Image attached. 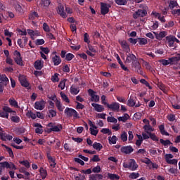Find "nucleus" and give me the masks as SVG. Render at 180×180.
<instances>
[{"instance_id": "nucleus-51", "label": "nucleus", "mask_w": 180, "mask_h": 180, "mask_svg": "<svg viewBox=\"0 0 180 180\" xmlns=\"http://www.w3.org/2000/svg\"><path fill=\"white\" fill-rule=\"evenodd\" d=\"M11 120L14 123H19L20 122V117L18 115L12 116Z\"/></svg>"}, {"instance_id": "nucleus-15", "label": "nucleus", "mask_w": 180, "mask_h": 180, "mask_svg": "<svg viewBox=\"0 0 180 180\" xmlns=\"http://www.w3.org/2000/svg\"><path fill=\"white\" fill-rule=\"evenodd\" d=\"M137 60V58H136V56L133 53H128L127 54V58L125 60V63H127V64H130V63H131V61H133V63H136V60Z\"/></svg>"}, {"instance_id": "nucleus-22", "label": "nucleus", "mask_w": 180, "mask_h": 180, "mask_svg": "<svg viewBox=\"0 0 180 180\" xmlns=\"http://www.w3.org/2000/svg\"><path fill=\"white\" fill-rule=\"evenodd\" d=\"M101 12L102 15H106V13H109V7H108V4L101 3Z\"/></svg>"}, {"instance_id": "nucleus-26", "label": "nucleus", "mask_w": 180, "mask_h": 180, "mask_svg": "<svg viewBox=\"0 0 180 180\" xmlns=\"http://www.w3.org/2000/svg\"><path fill=\"white\" fill-rule=\"evenodd\" d=\"M34 127H37L35 129V133H37V134H41L43 133V127L41 124L39 123L34 124Z\"/></svg>"}, {"instance_id": "nucleus-35", "label": "nucleus", "mask_w": 180, "mask_h": 180, "mask_svg": "<svg viewBox=\"0 0 180 180\" xmlns=\"http://www.w3.org/2000/svg\"><path fill=\"white\" fill-rule=\"evenodd\" d=\"M169 8L174 9V8H178V2L175 0H171L169 4Z\"/></svg>"}, {"instance_id": "nucleus-62", "label": "nucleus", "mask_w": 180, "mask_h": 180, "mask_svg": "<svg viewBox=\"0 0 180 180\" xmlns=\"http://www.w3.org/2000/svg\"><path fill=\"white\" fill-rule=\"evenodd\" d=\"M58 88H60L62 90L65 88V80L60 81V84H58Z\"/></svg>"}, {"instance_id": "nucleus-24", "label": "nucleus", "mask_w": 180, "mask_h": 180, "mask_svg": "<svg viewBox=\"0 0 180 180\" xmlns=\"http://www.w3.org/2000/svg\"><path fill=\"white\" fill-rule=\"evenodd\" d=\"M44 67V62L43 60H36L34 63L35 70H41Z\"/></svg>"}, {"instance_id": "nucleus-38", "label": "nucleus", "mask_w": 180, "mask_h": 180, "mask_svg": "<svg viewBox=\"0 0 180 180\" xmlns=\"http://www.w3.org/2000/svg\"><path fill=\"white\" fill-rule=\"evenodd\" d=\"M138 43L140 46H146L148 43V41L146 38H138Z\"/></svg>"}, {"instance_id": "nucleus-48", "label": "nucleus", "mask_w": 180, "mask_h": 180, "mask_svg": "<svg viewBox=\"0 0 180 180\" xmlns=\"http://www.w3.org/2000/svg\"><path fill=\"white\" fill-rule=\"evenodd\" d=\"M138 139L136 140V145L138 146V147H140V146H141V144L143 143V139H144L142 136H138Z\"/></svg>"}, {"instance_id": "nucleus-63", "label": "nucleus", "mask_w": 180, "mask_h": 180, "mask_svg": "<svg viewBox=\"0 0 180 180\" xmlns=\"http://www.w3.org/2000/svg\"><path fill=\"white\" fill-rule=\"evenodd\" d=\"M43 29L44 32H47L48 33L50 32V27H49V25H47L46 22L43 24Z\"/></svg>"}, {"instance_id": "nucleus-33", "label": "nucleus", "mask_w": 180, "mask_h": 180, "mask_svg": "<svg viewBox=\"0 0 180 180\" xmlns=\"http://www.w3.org/2000/svg\"><path fill=\"white\" fill-rule=\"evenodd\" d=\"M93 148H94V150H96L97 151H101V150L103 148V146H102L101 143L95 142L93 144Z\"/></svg>"}, {"instance_id": "nucleus-20", "label": "nucleus", "mask_w": 180, "mask_h": 180, "mask_svg": "<svg viewBox=\"0 0 180 180\" xmlns=\"http://www.w3.org/2000/svg\"><path fill=\"white\" fill-rule=\"evenodd\" d=\"M91 106L94 108V110H96V112H103L105 110V107L101 104L93 103H91Z\"/></svg>"}, {"instance_id": "nucleus-59", "label": "nucleus", "mask_w": 180, "mask_h": 180, "mask_svg": "<svg viewBox=\"0 0 180 180\" xmlns=\"http://www.w3.org/2000/svg\"><path fill=\"white\" fill-rule=\"evenodd\" d=\"M0 165H1V168H10L9 162H0Z\"/></svg>"}, {"instance_id": "nucleus-45", "label": "nucleus", "mask_w": 180, "mask_h": 180, "mask_svg": "<svg viewBox=\"0 0 180 180\" xmlns=\"http://www.w3.org/2000/svg\"><path fill=\"white\" fill-rule=\"evenodd\" d=\"M140 176V173L132 172L129 175L130 179H137Z\"/></svg>"}, {"instance_id": "nucleus-11", "label": "nucleus", "mask_w": 180, "mask_h": 180, "mask_svg": "<svg viewBox=\"0 0 180 180\" xmlns=\"http://www.w3.org/2000/svg\"><path fill=\"white\" fill-rule=\"evenodd\" d=\"M57 13H58V15H60V16H61V18H63V19H65V18H67V13L64 11V6H63L61 4H60L58 6Z\"/></svg>"}, {"instance_id": "nucleus-8", "label": "nucleus", "mask_w": 180, "mask_h": 180, "mask_svg": "<svg viewBox=\"0 0 180 180\" xmlns=\"http://www.w3.org/2000/svg\"><path fill=\"white\" fill-rule=\"evenodd\" d=\"M107 108L114 112H119V110L120 109V104L117 102H113L111 104H107Z\"/></svg>"}, {"instance_id": "nucleus-7", "label": "nucleus", "mask_w": 180, "mask_h": 180, "mask_svg": "<svg viewBox=\"0 0 180 180\" xmlns=\"http://www.w3.org/2000/svg\"><path fill=\"white\" fill-rule=\"evenodd\" d=\"M48 127H51L49 132L50 131H61L63 130V126L61 124L54 125L52 122L48 124Z\"/></svg>"}, {"instance_id": "nucleus-46", "label": "nucleus", "mask_w": 180, "mask_h": 180, "mask_svg": "<svg viewBox=\"0 0 180 180\" xmlns=\"http://www.w3.org/2000/svg\"><path fill=\"white\" fill-rule=\"evenodd\" d=\"M101 131L103 134H108V136H112V131H110V129H109L108 128H103L101 129Z\"/></svg>"}, {"instance_id": "nucleus-27", "label": "nucleus", "mask_w": 180, "mask_h": 180, "mask_svg": "<svg viewBox=\"0 0 180 180\" xmlns=\"http://www.w3.org/2000/svg\"><path fill=\"white\" fill-rule=\"evenodd\" d=\"M117 61L118 62V63L120 64L121 68L124 70V71H127L129 72V68H127V67L124 66V64H123V62H122V59H120V56H119V55H117Z\"/></svg>"}, {"instance_id": "nucleus-37", "label": "nucleus", "mask_w": 180, "mask_h": 180, "mask_svg": "<svg viewBox=\"0 0 180 180\" xmlns=\"http://www.w3.org/2000/svg\"><path fill=\"white\" fill-rule=\"evenodd\" d=\"M108 141L109 144H116L117 141V137H116V136H109Z\"/></svg>"}, {"instance_id": "nucleus-18", "label": "nucleus", "mask_w": 180, "mask_h": 180, "mask_svg": "<svg viewBox=\"0 0 180 180\" xmlns=\"http://www.w3.org/2000/svg\"><path fill=\"white\" fill-rule=\"evenodd\" d=\"M153 33L157 40H162V39H164V37H165L167 34V32L165 31H162L160 33H158L157 32H154Z\"/></svg>"}, {"instance_id": "nucleus-36", "label": "nucleus", "mask_w": 180, "mask_h": 180, "mask_svg": "<svg viewBox=\"0 0 180 180\" xmlns=\"http://www.w3.org/2000/svg\"><path fill=\"white\" fill-rule=\"evenodd\" d=\"M159 129L162 136H169V134H168V132L165 131V127L164 126V124L160 125Z\"/></svg>"}, {"instance_id": "nucleus-6", "label": "nucleus", "mask_w": 180, "mask_h": 180, "mask_svg": "<svg viewBox=\"0 0 180 180\" xmlns=\"http://www.w3.org/2000/svg\"><path fill=\"white\" fill-rule=\"evenodd\" d=\"M132 67L135 68V71L140 74V75H144V73L143 72V69L141 68V65L140 64V62L135 61L132 62Z\"/></svg>"}, {"instance_id": "nucleus-41", "label": "nucleus", "mask_w": 180, "mask_h": 180, "mask_svg": "<svg viewBox=\"0 0 180 180\" xmlns=\"http://www.w3.org/2000/svg\"><path fill=\"white\" fill-rule=\"evenodd\" d=\"M160 143H161V144H162V146H165V147L167 146H169L171 144H172V141L167 139V140H164L162 139H160Z\"/></svg>"}, {"instance_id": "nucleus-25", "label": "nucleus", "mask_w": 180, "mask_h": 180, "mask_svg": "<svg viewBox=\"0 0 180 180\" xmlns=\"http://www.w3.org/2000/svg\"><path fill=\"white\" fill-rule=\"evenodd\" d=\"M158 86L159 89H160L161 91H162V92H164V94H167L169 91V88L168 86H166L164 84H162V82H158Z\"/></svg>"}, {"instance_id": "nucleus-40", "label": "nucleus", "mask_w": 180, "mask_h": 180, "mask_svg": "<svg viewBox=\"0 0 180 180\" xmlns=\"http://www.w3.org/2000/svg\"><path fill=\"white\" fill-rule=\"evenodd\" d=\"M70 94H72V95H78V94H79V88H75V87L71 86Z\"/></svg>"}, {"instance_id": "nucleus-30", "label": "nucleus", "mask_w": 180, "mask_h": 180, "mask_svg": "<svg viewBox=\"0 0 180 180\" xmlns=\"http://www.w3.org/2000/svg\"><path fill=\"white\" fill-rule=\"evenodd\" d=\"M129 119H130V115H129V114L126 113L122 117H119L118 121L126 122H127V120H129Z\"/></svg>"}, {"instance_id": "nucleus-42", "label": "nucleus", "mask_w": 180, "mask_h": 180, "mask_svg": "<svg viewBox=\"0 0 180 180\" xmlns=\"http://www.w3.org/2000/svg\"><path fill=\"white\" fill-rule=\"evenodd\" d=\"M2 147H5L6 151L8 153L10 157H13V151L12 150V148H9L6 145L2 144Z\"/></svg>"}, {"instance_id": "nucleus-4", "label": "nucleus", "mask_w": 180, "mask_h": 180, "mask_svg": "<svg viewBox=\"0 0 180 180\" xmlns=\"http://www.w3.org/2000/svg\"><path fill=\"white\" fill-rule=\"evenodd\" d=\"M147 15V10L139 9L133 14L134 19H139V18H144Z\"/></svg>"}, {"instance_id": "nucleus-19", "label": "nucleus", "mask_w": 180, "mask_h": 180, "mask_svg": "<svg viewBox=\"0 0 180 180\" xmlns=\"http://www.w3.org/2000/svg\"><path fill=\"white\" fill-rule=\"evenodd\" d=\"M120 44H121L122 48L123 49L124 51L126 53H130V46L127 44V41L125 40L120 41Z\"/></svg>"}, {"instance_id": "nucleus-54", "label": "nucleus", "mask_w": 180, "mask_h": 180, "mask_svg": "<svg viewBox=\"0 0 180 180\" xmlns=\"http://www.w3.org/2000/svg\"><path fill=\"white\" fill-rule=\"evenodd\" d=\"M82 174H84V175H91L92 174V169H83L81 171Z\"/></svg>"}, {"instance_id": "nucleus-29", "label": "nucleus", "mask_w": 180, "mask_h": 180, "mask_svg": "<svg viewBox=\"0 0 180 180\" xmlns=\"http://www.w3.org/2000/svg\"><path fill=\"white\" fill-rule=\"evenodd\" d=\"M4 112H6L7 113H11L13 116H17L16 115V111H14L12 110V108L8 107V106H4L3 108Z\"/></svg>"}, {"instance_id": "nucleus-16", "label": "nucleus", "mask_w": 180, "mask_h": 180, "mask_svg": "<svg viewBox=\"0 0 180 180\" xmlns=\"http://www.w3.org/2000/svg\"><path fill=\"white\" fill-rule=\"evenodd\" d=\"M171 65H176L180 61V53H177L175 56L169 58Z\"/></svg>"}, {"instance_id": "nucleus-3", "label": "nucleus", "mask_w": 180, "mask_h": 180, "mask_svg": "<svg viewBox=\"0 0 180 180\" xmlns=\"http://www.w3.org/2000/svg\"><path fill=\"white\" fill-rule=\"evenodd\" d=\"M51 61L53 65H60L61 64V58L57 55V51H53L51 56Z\"/></svg>"}, {"instance_id": "nucleus-60", "label": "nucleus", "mask_w": 180, "mask_h": 180, "mask_svg": "<svg viewBox=\"0 0 180 180\" xmlns=\"http://www.w3.org/2000/svg\"><path fill=\"white\" fill-rule=\"evenodd\" d=\"M45 41L43 39H38L36 40L35 44L37 46H41L42 44H44Z\"/></svg>"}, {"instance_id": "nucleus-21", "label": "nucleus", "mask_w": 180, "mask_h": 180, "mask_svg": "<svg viewBox=\"0 0 180 180\" xmlns=\"http://www.w3.org/2000/svg\"><path fill=\"white\" fill-rule=\"evenodd\" d=\"M143 129L145 133H147L149 136H154V134H151L153 131H154V128L151 125H144Z\"/></svg>"}, {"instance_id": "nucleus-43", "label": "nucleus", "mask_w": 180, "mask_h": 180, "mask_svg": "<svg viewBox=\"0 0 180 180\" xmlns=\"http://www.w3.org/2000/svg\"><path fill=\"white\" fill-rule=\"evenodd\" d=\"M143 140H148V139H151L153 141H158V137L157 136H143Z\"/></svg>"}, {"instance_id": "nucleus-9", "label": "nucleus", "mask_w": 180, "mask_h": 180, "mask_svg": "<svg viewBox=\"0 0 180 180\" xmlns=\"http://www.w3.org/2000/svg\"><path fill=\"white\" fill-rule=\"evenodd\" d=\"M45 107L46 102L44 100H41V101H37L34 103V109H37V110H43Z\"/></svg>"}, {"instance_id": "nucleus-55", "label": "nucleus", "mask_w": 180, "mask_h": 180, "mask_svg": "<svg viewBox=\"0 0 180 180\" xmlns=\"http://www.w3.org/2000/svg\"><path fill=\"white\" fill-rule=\"evenodd\" d=\"M101 166L97 165L96 167H94L92 169V172H94V174H99V172H101Z\"/></svg>"}, {"instance_id": "nucleus-44", "label": "nucleus", "mask_w": 180, "mask_h": 180, "mask_svg": "<svg viewBox=\"0 0 180 180\" xmlns=\"http://www.w3.org/2000/svg\"><path fill=\"white\" fill-rule=\"evenodd\" d=\"M63 101H64L65 102H66V103H70V99L68 98V97L67 96V95H65V94L60 92V94Z\"/></svg>"}, {"instance_id": "nucleus-13", "label": "nucleus", "mask_w": 180, "mask_h": 180, "mask_svg": "<svg viewBox=\"0 0 180 180\" xmlns=\"http://www.w3.org/2000/svg\"><path fill=\"white\" fill-rule=\"evenodd\" d=\"M89 94L90 95V96H91V101L92 102H99V96L96 95L95 92L94 91V90L92 89H89L88 90Z\"/></svg>"}, {"instance_id": "nucleus-39", "label": "nucleus", "mask_w": 180, "mask_h": 180, "mask_svg": "<svg viewBox=\"0 0 180 180\" xmlns=\"http://www.w3.org/2000/svg\"><path fill=\"white\" fill-rule=\"evenodd\" d=\"M37 18H39L37 12L34 11L29 15V19L30 20H34V19H37Z\"/></svg>"}, {"instance_id": "nucleus-34", "label": "nucleus", "mask_w": 180, "mask_h": 180, "mask_svg": "<svg viewBox=\"0 0 180 180\" xmlns=\"http://www.w3.org/2000/svg\"><path fill=\"white\" fill-rule=\"evenodd\" d=\"M55 103L57 109L60 112H63V110H64V107H63V105L61 104V101H60L59 100H56Z\"/></svg>"}, {"instance_id": "nucleus-61", "label": "nucleus", "mask_w": 180, "mask_h": 180, "mask_svg": "<svg viewBox=\"0 0 180 180\" xmlns=\"http://www.w3.org/2000/svg\"><path fill=\"white\" fill-rule=\"evenodd\" d=\"M74 54L71 53H69L66 55V58H65V60L67 61H71V60H72V58H74Z\"/></svg>"}, {"instance_id": "nucleus-56", "label": "nucleus", "mask_w": 180, "mask_h": 180, "mask_svg": "<svg viewBox=\"0 0 180 180\" xmlns=\"http://www.w3.org/2000/svg\"><path fill=\"white\" fill-rule=\"evenodd\" d=\"M0 81H2L3 82H8L9 79H8L6 75H0Z\"/></svg>"}, {"instance_id": "nucleus-32", "label": "nucleus", "mask_w": 180, "mask_h": 180, "mask_svg": "<svg viewBox=\"0 0 180 180\" xmlns=\"http://www.w3.org/2000/svg\"><path fill=\"white\" fill-rule=\"evenodd\" d=\"M39 174L42 179H46L47 176V170L43 169V167H41L39 169Z\"/></svg>"}, {"instance_id": "nucleus-47", "label": "nucleus", "mask_w": 180, "mask_h": 180, "mask_svg": "<svg viewBox=\"0 0 180 180\" xmlns=\"http://www.w3.org/2000/svg\"><path fill=\"white\" fill-rule=\"evenodd\" d=\"M117 5L123 6L127 4V0H115Z\"/></svg>"}, {"instance_id": "nucleus-5", "label": "nucleus", "mask_w": 180, "mask_h": 180, "mask_svg": "<svg viewBox=\"0 0 180 180\" xmlns=\"http://www.w3.org/2000/svg\"><path fill=\"white\" fill-rule=\"evenodd\" d=\"M14 61L18 65H23V60H22V57L20 56V52L18 51H14Z\"/></svg>"}, {"instance_id": "nucleus-64", "label": "nucleus", "mask_w": 180, "mask_h": 180, "mask_svg": "<svg viewBox=\"0 0 180 180\" xmlns=\"http://www.w3.org/2000/svg\"><path fill=\"white\" fill-rule=\"evenodd\" d=\"M172 15H176L177 16H180V8L174 9L172 11Z\"/></svg>"}, {"instance_id": "nucleus-58", "label": "nucleus", "mask_w": 180, "mask_h": 180, "mask_svg": "<svg viewBox=\"0 0 180 180\" xmlns=\"http://www.w3.org/2000/svg\"><path fill=\"white\" fill-rule=\"evenodd\" d=\"M27 117H31V119H32L33 120H34V119H36V117H37V115L33 113L32 111L28 112L27 113Z\"/></svg>"}, {"instance_id": "nucleus-17", "label": "nucleus", "mask_w": 180, "mask_h": 180, "mask_svg": "<svg viewBox=\"0 0 180 180\" xmlns=\"http://www.w3.org/2000/svg\"><path fill=\"white\" fill-rule=\"evenodd\" d=\"M129 169L131 171H136V169H137V168H139V165H137V163L136 162V160H134V159H131L129 162Z\"/></svg>"}, {"instance_id": "nucleus-10", "label": "nucleus", "mask_w": 180, "mask_h": 180, "mask_svg": "<svg viewBox=\"0 0 180 180\" xmlns=\"http://www.w3.org/2000/svg\"><path fill=\"white\" fill-rule=\"evenodd\" d=\"M89 124L90 126L91 134H92V136H96V134H98V127L94 124V122L91 120H89Z\"/></svg>"}, {"instance_id": "nucleus-57", "label": "nucleus", "mask_w": 180, "mask_h": 180, "mask_svg": "<svg viewBox=\"0 0 180 180\" xmlns=\"http://www.w3.org/2000/svg\"><path fill=\"white\" fill-rule=\"evenodd\" d=\"M91 161H93V162H99V161H101V158H99V155H94L91 159Z\"/></svg>"}, {"instance_id": "nucleus-28", "label": "nucleus", "mask_w": 180, "mask_h": 180, "mask_svg": "<svg viewBox=\"0 0 180 180\" xmlns=\"http://www.w3.org/2000/svg\"><path fill=\"white\" fill-rule=\"evenodd\" d=\"M107 175H108V179H110V180H119V179H120V176H119V174L108 173Z\"/></svg>"}, {"instance_id": "nucleus-50", "label": "nucleus", "mask_w": 180, "mask_h": 180, "mask_svg": "<svg viewBox=\"0 0 180 180\" xmlns=\"http://www.w3.org/2000/svg\"><path fill=\"white\" fill-rule=\"evenodd\" d=\"M159 63H161L162 65H168L169 64L171 65V60H169V58L168 60L162 59L159 60Z\"/></svg>"}, {"instance_id": "nucleus-52", "label": "nucleus", "mask_w": 180, "mask_h": 180, "mask_svg": "<svg viewBox=\"0 0 180 180\" xmlns=\"http://www.w3.org/2000/svg\"><path fill=\"white\" fill-rule=\"evenodd\" d=\"M107 121L108 123H117V119L115 118V117H108Z\"/></svg>"}, {"instance_id": "nucleus-23", "label": "nucleus", "mask_w": 180, "mask_h": 180, "mask_svg": "<svg viewBox=\"0 0 180 180\" xmlns=\"http://www.w3.org/2000/svg\"><path fill=\"white\" fill-rule=\"evenodd\" d=\"M127 105L128 106H130L131 108H133V106H135V108H140V106H141V104H140L139 103L136 104V102H134V100H133L131 97H130L129 99L128 100Z\"/></svg>"}, {"instance_id": "nucleus-12", "label": "nucleus", "mask_w": 180, "mask_h": 180, "mask_svg": "<svg viewBox=\"0 0 180 180\" xmlns=\"http://www.w3.org/2000/svg\"><path fill=\"white\" fill-rule=\"evenodd\" d=\"M134 151V148L131 146H123L121 148V152L124 154H131Z\"/></svg>"}, {"instance_id": "nucleus-31", "label": "nucleus", "mask_w": 180, "mask_h": 180, "mask_svg": "<svg viewBox=\"0 0 180 180\" xmlns=\"http://www.w3.org/2000/svg\"><path fill=\"white\" fill-rule=\"evenodd\" d=\"M8 102L11 106H13V108H19V105H18V101L15 100L14 98H9Z\"/></svg>"}, {"instance_id": "nucleus-49", "label": "nucleus", "mask_w": 180, "mask_h": 180, "mask_svg": "<svg viewBox=\"0 0 180 180\" xmlns=\"http://www.w3.org/2000/svg\"><path fill=\"white\" fill-rule=\"evenodd\" d=\"M59 75V74L55 73L54 75L51 77L52 82H58V81H60V79H58Z\"/></svg>"}, {"instance_id": "nucleus-14", "label": "nucleus", "mask_w": 180, "mask_h": 180, "mask_svg": "<svg viewBox=\"0 0 180 180\" xmlns=\"http://www.w3.org/2000/svg\"><path fill=\"white\" fill-rule=\"evenodd\" d=\"M18 79L22 86H25V88H27V86H29V82H27V79H26V76L20 75L18 77Z\"/></svg>"}, {"instance_id": "nucleus-53", "label": "nucleus", "mask_w": 180, "mask_h": 180, "mask_svg": "<svg viewBox=\"0 0 180 180\" xmlns=\"http://www.w3.org/2000/svg\"><path fill=\"white\" fill-rule=\"evenodd\" d=\"M20 164L24 165L26 168H30V163L27 160L20 161Z\"/></svg>"}, {"instance_id": "nucleus-1", "label": "nucleus", "mask_w": 180, "mask_h": 180, "mask_svg": "<svg viewBox=\"0 0 180 180\" xmlns=\"http://www.w3.org/2000/svg\"><path fill=\"white\" fill-rule=\"evenodd\" d=\"M163 41H165V43L168 44L169 47H174V44H175V42L179 43V39H178L174 35H169L165 37V38L163 39Z\"/></svg>"}, {"instance_id": "nucleus-2", "label": "nucleus", "mask_w": 180, "mask_h": 180, "mask_svg": "<svg viewBox=\"0 0 180 180\" xmlns=\"http://www.w3.org/2000/svg\"><path fill=\"white\" fill-rule=\"evenodd\" d=\"M65 114L66 116H68V117H73L74 119H79V114H78V112L73 108L67 107L65 109Z\"/></svg>"}]
</instances>
